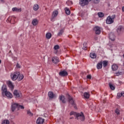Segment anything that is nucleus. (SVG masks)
I'll return each mask as SVG.
<instances>
[{
    "label": "nucleus",
    "mask_w": 124,
    "mask_h": 124,
    "mask_svg": "<svg viewBox=\"0 0 124 124\" xmlns=\"http://www.w3.org/2000/svg\"><path fill=\"white\" fill-rule=\"evenodd\" d=\"M76 119L77 120H80V121H85V116L82 112L78 113L76 116Z\"/></svg>",
    "instance_id": "f03ea898"
},
{
    "label": "nucleus",
    "mask_w": 124,
    "mask_h": 124,
    "mask_svg": "<svg viewBox=\"0 0 124 124\" xmlns=\"http://www.w3.org/2000/svg\"><path fill=\"white\" fill-rule=\"evenodd\" d=\"M52 37V34L51 33L48 32L46 34V38L47 39H50Z\"/></svg>",
    "instance_id": "a878e982"
},
{
    "label": "nucleus",
    "mask_w": 124,
    "mask_h": 124,
    "mask_svg": "<svg viewBox=\"0 0 124 124\" xmlns=\"http://www.w3.org/2000/svg\"><path fill=\"white\" fill-rule=\"evenodd\" d=\"M14 95H15L16 97H19L20 96V94L18 93V91L15 90L14 92Z\"/></svg>",
    "instance_id": "4be33fe9"
},
{
    "label": "nucleus",
    "mask_w": 124,
    "mask_h": 124,
    "mask_svg": "<svg viewBox=\"0 0 124 124\" xmlns=\"http://www.w3.org/2000/svg\"><path fill=\"white\" fill-rule=\"evenodd\" d=\"M1 63V60H0V64Z\"/></svg>",
    "instance_id": "603ef678"
},
{
    "label": "nucleus",
    "mask_w": 124,
    "mask_h": 124,
    "mask_svg": "<svg viewBox=\"0 0 124 124\" xmlns=\"http://www.w3.org/2000/svg\"><path fill=\"white\" fill-rule=\"evenodd\" d=\"M98 16L99 18H102L104 16V14L102 12L98 13Z\"/></svg>",
    "instance_id": "7c9ffc66"
},
{
    "label": "nucleus",
    "mask_w": 124,
    "mask_h": 124,
    "mask_svg": "<svg viewBox=\"0 0 124 124\" xmlns=\"http://www.w3.org/2000/svg\"><path fill=\"white\" fill-rule=\"evenodd\" d=\"M58 14H59V12H58V11H55L53 12L52 16H53V17H57Z\"/></svg>",
    "instance_id": "bb28decb"
},
{
    "label": "nucleus",
    "mask_w": 124,
    "mask_h": 124,
    "mask_svg": "<svg viewBox=\"0 0 124 124\" xmlns=\"http://www.w3.org/2000/svg\"><path fill=\"white\" fill-rule=\"evenodd\" d=\"M115 113L116 114H117V115H119L120 114V110H119V109L117 108L115 110Z\"/></svg>",
    "instance_id": "37998d69"
},
{
    "label": "nucleus",
    "mask_w": 124,
    "mask_h": 124,
    "mask_svg": "<svg viewBox=\"0 0 124 124\" xmlns=\"http://www.w3.org/2000/svg\"><path fill=\"white\" fill-rule=\"evenodd\" d=\"M2 124H9V121L4 120L3 121Z\"/></svg>",
    "instance_id": "58836bf2"
},
{
    "label": "nucleus",
    "mask_w": 124,
    "mask_h": 124,
    "mask_svg": "<svg viewBox=\"0 0 124 124\" xmlns=\"http://www.w3.org/2000/svg\"><path fill=\"white\" fill-rule=\"evenodd\" d=\"M63 29H62L58 33V36H61V35H62V33H63Z\"/></svg>",
    "instance_id": "473e14b6"
},
{
    "label": "nucleus",
    "mask_w": 124,
    "mask_h": 124,
    "mask_svg": "<svg viewBox=\"0 0 124 124\" xmlns=\"http://www.w3.org/2000/svg\"><path fill=\"white\" fill-rule=\"evenodd\" d=\"M97 69H101L102 68V62L97 63Z\"/></svg>",
    "instance_id": "aec40b11"
},
{
    "label": "nucleus",
    "mask_w": 124,
    "mask_h": 124,
    "mask_svg": "<svg viewBox=\"0 0 124 124\" xmlns=\"http://www.w3.org/2000/svg\"><path fill=\"white\" fill-rule=\"evenodd\" d=\"M2 94L5 93L7 92V88L6 85H3L1 88Z\"/></svg>",
    "instance_id": "4468645a"
},
{
    "label": "nucleus",
    "mask_w": 124,
    "mask_h": 124,
    "mask_svg": "<svg viewBox=\"0 0 124 124\" xmlns=\"http://www.w3.org/2000/svg\"><path fill=\"white\" fill-rule=\"evenodd\" d=\"M48 97L49 98H54V93L52 92H48Z\"/></svg>",
    "instance_id": "5701e85b"
},
{
    "label": "nucleus",
    "mask_w": 124,
    "mask_h": 124,
    "mask_svg": "<svg viewBox=\"0 0 124 124\" xmlns=\"http://www.w3.org/2000/svg\"><path fill=\"white\" fill-rule=\"evenodd\" d=\"M68 99L69 105H72L73 106H74L75 109H77V107H76V105L75 104V102L73 100V98L70 97V96H69Z\"/></svg>",
    "instance_id": "7ed1b4c3"
},
{
    "label": "nucleus",
    "mask_w": 124,
    "mask_h": 124,
    "mask_svg": "<svg viewBox=\"0 0 124 124\" xmlns=\"http://www.w3.org/2000/svg\"><path fill=\"white\" fill-rule=\"evenodd\" d=\"M45 121V120H44V119L39 117L36 121V123L37 124H43V123H44Z\"/></svg>",
    "instance_id": "f8f14e48"
},
{
    "label": "nucleus",
    "mask_w": 124,
    "mask_h": 124,
    "mask_svg": "<svg viewBox=\"0 0 124 124\" xmlns=\"http://www.w3.org/2000/svg\"><path fill=\"white\" fill-rule=\"evenodd\" d=\"M5 93V95L7 96L8 98H12L13 97V95H12V93H11L10 92L7 91Z\"/></svg>",
    "instance_id": "2eb2a0df"
},
{
    "label": "nucleus",
    "mask_w": 124,
    "mask_h": 124,
    "mask_svg": "<svg viewBox=\"0 0 124 124\" xmlns=\"http://www.w3.org/2000/svg\"><path fill=\"white\" fill-rule=\"evenodd\" d=\"M59 75L60 76H62V77H64V76H67L68 75V74L67 73V72H66V71H62L61 72H60Z\"/></svg>",
    "instance_id": "9b49d317"
},
{
    "label": "nucleus",
    "mask_w": 124,
    "mask_h": 124,
    "mask_svg": "<svg viewBox=\"0 0 124 124\" xmlns=\"http://www.w3.org/2000/svg\"><path fill=\"white\" fill-rule=\"evenodd\" d=\"M65 98L64 96L62 95L60 96V100L62 102V103H65Z\"/></svg>",
    "instance_id": "412c9836"
},
{
    "label": "nucleus",
    "mask_w": 124,
    "mask_h": 124,
    "mask_svg": "<svg viewBox=\"0 0 124 124\" xmlns=\"http://www.w3.org/2000/svg\"><path fill=\"white\" fill-rule=\"evenodd\" d=\"M38 22L39 21L37 19H34L32 21V24L33 26H36L37 25H38Z\"/></svg>",
    "instance_id": "f3484780"
},
{
    "label": "nucleus",
    "mask_w": 124,
    "mask_h": 124,
    "mask_svg": "<svg viewBox=\"0 0 124 124\" xmlns=\"http://www.w3.org/2000/svg\"><path fill=\"white\" fill-rule=\"evenodd\" d=\"M65 11L67 15H70V10L67 7L65 8Z\"/></svg>",
    "instance_id": "b1692460"
},
{
    "label": "nucleus",
    "mask_w": 124,
    "mask_h": 124,
    "mask_svg": "<svg viewBox=\"0 0 124 124\" xmlns=\"http://www.w3.org/2000/svg\"><path fill=\"white\" fill-rule=\"evenodd\" d=\"M14 19H15V17H14V16H13L12 17V19H11V17H9L8 20V21H11V23H12V21H13V20H14Z\"/></svg>",
    "instance_id": "ea45409f"
},
{
    "label": "nucleus",
    "mask_w": 124,
    "mask_h": 124,
    "mask_svg": "<svg viewBox=\"0 0 124 124\" xmlns=\"http://www.w3.org/2000/svg\"><path fill=\"white\" fill-rule=\"evenodd\" d=\"M121 93L122 94V96L124 97V92H121Z\"/></svg>",
    "instance_id": "09e8293b"
},
{
    "label": "nucleus",
    "mask_w": 124,
    "mask_h": 124,
    "mask_svg": "<svg viewBox=\"0 0 124 124\" xmlns=\"http://www.w3.org/2000/svg\"><path fill=\"white\" fill-rule=\"evenodd\" d=\"M77 114H78L77 112H75L74 111H72L70 112V116H72V115H74L75 117H76Z\"/></svg>",
    "instance_id": "e433bc0d"
},
{
    "label": "nucleus",
    "mask_w": 124,
    "mask_h": 124,
    "mask_svg": "<svg viewBox=\"0 0 124 124\" xmlns=\"http://www.w3.org/2000/svg\"><path fill=\"white\" fill-rule=\"evenodd\" d=\"M108 37L111 41H114L115 40V38H116V36L113 32H111L109 34Z\"/></svg>",
    "instance_id": "9d476101"
},
{
    "label": "nucleus",
    "mask_w": 124,
    "mask_h": 124,
    "mask_svg": "<svg viewBox=\"0 0 124 124\" xmlns=\"http://www.w3.org/2000/svg\"><path fill=\"white\" fill-rule=\"evenodd\" d=\"M16 67L17 68H20V64L18 63L16 64Z\"/></svg>",
    "instance_id": "de8ad7c7"
},
{
    "label": "nucleus",
    "mask_w": 124,
    "mask_h": 124,
    "mask_svg": "<svg viewBox=\"0 0 124 124\" xmlns=\"http://www.w3.org/2000/svg\"><path fill=\"white\" fill-rule=\"evenodd\" d=\"M72 119H73V117H71V118H70V119H71V120Z\"/></svg>",
    "instance_id": "864d4df0"
},
{
    "label": "nucleus",
    "mask_w": 124,
    "mask_h": 124,
    "mask_svg": "<svg viewBox=\"0 0 124 124\" xmlns=\"http://www.w3.org/2000/svg\"><path fill=\"white\" fill-rule=\"evenodd\" d=\"M90 57L92 59H95V58H96V54L94 53H91Z\"/></svg>",
    "instance_id": "393cba45"
},
{
    "label": "nucleus",
    "mask_w": 124,
    "mask_h": 124,
    "mask_svg": "<svg viewBox=\"0 0 124 124\" xmlns=\"http://www.w3.org/2000/svg\"><path fill=\"white\" fill-rule=\"evenodd\" d=\"M123 94L122 93H118L117 94V98H120V97H121V96H122Z\"/></svg>",
    "instance_id": "79ce46f5"
},
{
    "label": "nucleus",
    "mask_w": 124,
    "mask_h": 124,
    "mask_svg": "<svg viewBox=\"0 0 124 124\" xmlns=\"http://www.w3.org/2000/svg\"><path fill=\"white\" fill-rule=\"evenodd\" d=\"M87 79H92V76L90 75L87 76Z\"/></svg>",
    "instance_id": "49530a36"
},
{
    "label": "nucleus",
    "mask_w": 124,
    "mask_h": 124,
    "mask_svg": "<svg viewBox=\"0 0 124 124\" xmlns=\"http://www.w3.org/2000/svg\"><path fill=\"white\" fill-rule=\"evenodd\" d=\"M92 0H79V4L81 6H85V5H88L89 2L91 1Z\"/></svg>",
    "instance_id": "20e7f679"
},
{
    "label": "nucleus",
    "mask_w": 124,
    "mask_h": 124,
    "mask_svg": "<svg viewBox=\"0 0 124 124\" xmlns=\"http://www.w3.org/2000/svg\"><path fill=\"white\" fill-rule=\"evenodd\" d=\"M7 84L8 85V87L9 88L10 90L11 91H13L14 90V85H13V83H12V82L9 80L7 81Z\"/></svg>",
    "instance_id": "6e6552de"
},
{
    "label": "nucleus",
    "mask_w": 124,
    "mask_h": 124,
    "mask_svg": "<svg viewBox=\"0 0 124 124\" xmlns=\"http://www.w3.org/2000/svg\"><path fill=\"white\" fill-rule=\"evenodd\" d=\"M94 31H95L96 34H100V32H101L100 28L98 26H95L94 28Z\"/></svg>",
    "instance_id": "1a4fd4ad"
},
{
    "label": "nucleus",
    "mask_w": 124,
    "mask_h": 124,
    "mask_svg": "<svg viewBox=\"0 0 124 124\" xmlns=\"http://www.w3.org/2000/svg\"><path fill=\"white\" fill-rule=\"evenodd\" d=\"M118 68V65L116 64H114L112 65V69L113 71H116Z\"/></svg>",
    "instance_id": "6ab92c4d"
},
{
    "label": "nucleus",
    "mask_w": 124,
    "mask_h": 124,
    "mask_svg": "<svg viewBox=\"0 0 124 124\" xmlns=\"http://www.w3.org/2000/svg\"><path fill=\"white\" fill-rule=\"evenodd\" d=\"M12 10L14 12H21L22 11L21 8L19 9L17 7L13 8Z\"/></svg>",
    "instance_id": "dca6fc26"
},
{
    "label": "nucleus",
    "mask_w": 124,
    "mask_h": 124,
    "mask_svg": "<svg viewBox=\"0 0 124 124\" xmlns=\"http://www.w3.org/2000/svg\"><path fill=\"white\" fill-rule=\"evenodd\" d=\"M122 11L124 12V6L122 7Z\"/></svg>",
    "instance_id": "8fccbe9b"
},
{
    "label": "nucleus",
    "mask_w": 124,
    "mask_h": 124,
    "mask_svg": "<svg viewBox=\"0 0 124 124\" xmlns=\"http://www.w3.org/2000/svg\"><path fill=\"white\" fill-rule=\"evenodd\" d=\"M84 96L85 98H90V94L87 92L84 93Z\"/></svg>",
    "instance_id": "cd10ccee"
},
{
    "label": "nucleus",
    "mask_w": 124,
    "mask_h": 124,
    "mask_svg": "<svg viewBox=\"0 0 124 124\" xmlns=\"http://www.w3.org/2000/svg\"><path fill=\"white\" fill-rule=\"evenodd\" d=\"M27 114L29 115V116H30V117H32V116L33 115L32 113L31 112L30 110H27Z\"/></svg>",
    "instance_id": "c9c22d12"
},
{
    "label": "nucleus",
    "mask_w": 124,
    "mask_h": 124,
    "mask_svg": "<svg viewBox=\"0 0 124 124\" xmlns=\"http://www.w3.org/2000/svg\"><path fill=\"white\" fill-rule=\"evenodd\" d=\"M52 62H53V63H59V62H60V61H59V58L57 57H54L52 58Z\"/></svg>",
    "instance_id": "ddd939ff"
},
{
    "label": "nucleus",
    "mask_w": 124,
    "mask_h": 124,
    "mask_svg": "<svg viewBox=\"0 0 124 124\" xmlns=\"http://www.w3.org/2000/svg\"><path fill=\"white\" fill-rule=\"evenodd\" d=\"M116 75L117 76H119V75H120V73H117Z\"/></svg>",
    "instance_id": "3c124183"
},
{
    "label": "nucleus",
    "mask_w": 124,
    "mask_h": 124,
    "mask_svg": "<svg viewBox=\"0 0 124 124\" xmlns=\"http://www.w3.org/2000/svg\"><path fill=\"white\" fill-rule=\"evenodd\" d=\"M33 9L34 11H37L39 9V6L37 4H35L33 7Z\"/></svg>",
    "instance_id": "a211bd4d"
},
{
    "label": "nucleus",
    "mask_w": 124,
    "mask_h": 124,
    "mask_svg": "<svg viewBox=\"0 0 124 124\" xmlns=\"http://www.w3.org/2000/svg\"><path fill=\"white\" fill-rule=\"evenodd\" d=\"M66 4H67V5H72V4H73V3L72 2V1L70 0H68L66 2Z\"/></svg>",
    "instance_id": "f704fd0d"
},
{
    "label": "nucleus",
    "mask_w": 124,
    "mask_h": 124,
    "mask_svg": "<svg viewBox=\"0 0 124 124\" xmlns=\"http://www.w3.org/2000/svg\"><path fill=\"white\" fill-rule=\"evenodd\" d=\"M102 62L103 63L104 67H106V66L108 65V61H104Z\"/></svg>",
    "instance_id": "c85d7f7f"
},
{
    "label": "nucleus",
    "mask_w": 124,
    "mask_h": 124,
    "mask_svg": "<svg viewBox=\"0 0 124 124\" xmlns=\"http://www.w3.org/2000/svg\"><path fill=\"white\" fill-rule=\"evenodd\" d=\"M92 1L93 3L97 4L99 3V1H100V0H92Z\"/></svg>",
    "instance_id": "4c0bfd02"
},
{
    "label": "nucleus",
    "mask_w": 124,
    "mask_h": 124,
    "mask_svg": "<svg viewBox=\"0 0 124 124\" xmlns=\"http://www.w3.org/2000/svg\"><path fill=\"white\" fill-rule=\"evenodd\" d=\"M23 79H24V75L20 74V75L18 76V80L21 81L23 80Z\"/></svg>",
    "instance_id": "c756f323"
},
{
    "label": "nucleus",
    "mask_w": 124,
    "mask_h": 124,
    "mask_svg": "<svg viewBox=\"0 0 124 124\" xmlns=\"http://www.w3.org/2000/svg\"><path fill=\"white\" fill-rule=\"evenodd\" d=\"M54 50H58L60 49V46L59 45H56L54 47Z\"/></svg>",
    "instance_id": "a19ab883"
},
{
    "label": "nucleus",
    "mask_w": 124,
    "mask_h": 124,
    "mask_svg": "<svg viewBox=\"0 0 124 124\" xmlns=\"http://www.w3.org/2000/svg\"><path fill=\"white\" fill-rule=\"evenodd\" d=\"M124 27H123L122 26H119L118 27V28L117 29V32L118 34H119V35L122 34L123 33V32H124Z\"/></svg>",
    "instance_id": "423d86ee"
},
{
    "label": "nucleus",
    "mask_w": 124,
    "mask_h": 124,
    "mask_svg": "<svg viewBox=\"0 0 124 124\" xmlns=\"http://www.w3.org/2000/svg\"><path fill=\"white\" fill-rule=\"evenodd\" d=\"M55 18H56V17L52 16L51 18H50L51 21H52V22H54V21H55Z\"/></svg>",
    "instance_id": "c03bdc74"
},
{
    "label": "nucleus",
    "mask_w": 124,
    "mask_h": 124,
    "mask_svg": "<svg viewBox=\"0 0 124 124\" xmlns=\"http://www.w3.org/2000/svg\"><path fill=\"white\" fill-rule=\"evenodd\" d=\"M83 45V47H82V49L85 50H87V43L84 42Z\"/></svg>",
    "instance_id": "72a5a7b5"
},
{
    "label": "nucleus",
    "mask_w": 124,
    "mask_h": 124,
    "mask_svg": "<svg viewBox=\"0 0 124 124\" xmlns=\"http://www.w3.org/2000/svg\"><path fill=\"white\" fill-rule=\"evenodd\" d=\"M19 108H20V109H24L25 107H24V106H23L18 105V109H19Z\"/></svg>",
    "instance_id": "a18cd8bd"
},
{
    "label": "nucleus",
    "mask_w": 124,
    "mask_h": 124,
    "mask_svg": "<svg viewBox=\"0 0 124 124\" xmlns=\"http://www.w3.org/2000/svg\"><path fill=\"white\" fill-rule=\"evenodd\" d=\"M109 86L110 90H112V91H114V90H115V86H114V85L111 84V83H109Z\"/></svg>",
    "instance_id": "2f4dec72"
},
{
    "label": "nucleus",
    "mask_w": 124,
    "mask_h": 124,
    "mask_svg": "<svg viewBox=\"0 0 124 124\" xmlns=\"http://www.w3.org/2000/svg\"><path fill=\"white\" fill-rule=\"evenodd\" d=\"M19 75H20L19 72H16L12 73L11 74V78L12 80H13V81H16V80L18 79V78L19 77Z\"/></svg>",
    "instance_id": "f257e3e1"
},
{
    "label": "nucleus",
    "mask_w": 124,
    "mask_h": 124,
    "mask_svg": "<svg viewBox=\"0 0 124 124\" xmlns=\"http://www.w3.org/2000/svg\"><path fill=\"white\" fill-rule=\"evenodd\" d=\"M11 109L12 112H14L16 109L19 110V104L17 103H13L11 106Z\"/></svg>",
    "instance_id": "39448f33"
},
{
    "label": "nucleus",
    "mask_w": 124,
    "mask_h": 124,
    "mask_svg": "<svg viewBox=\"0 0 124 124\" xmlns=\"http://www.w3.org/2000/svg\"><path fill=\"white\" fill-rule=\"evenodd\" d=\"M114 23V18H111V16H108L106 19V24H111Z\"/></svg>",
    "instance_id": "0eeeda50"
}]
</instances>
